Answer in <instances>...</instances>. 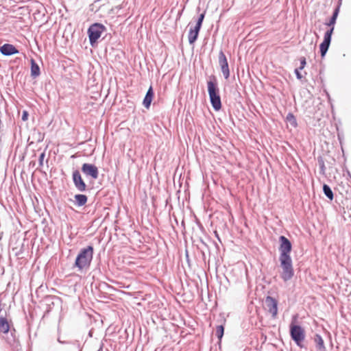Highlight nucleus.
<instances>
[{
  "instance_id": "1a4fd4ad",
  "label": "nucleus",
  "mask_w": 351,
  "mask_h": 351,
  "mask_svg": "<svg viewBox=\"0 0 351 351\" xmlns=\"http://www.w3.org/2000/svg\"><path fill=\"white\" fill-rule=\"evenodd\" d=\"M73 182L76 189L80 192H84L86 190L87 186L83 180L82 176L78 170H75L72 173Z\"/></svg>"
},
{
  "instance_id": "4be33fe9",
  "label": "nucleus",
  "mask_w": 351,
  "mask_h": 351,
  "mask_svg": "<svg viewBox=\"0 0 351 351\" xmlns=\"http://www.w3.org/2000/svg\"><path fill=\"white\" fill-rule=\"evenodd\" d=\"M204 17H205V12L202 13L199 16L198 19H197V23H196V25H195V27H199V28L201 29V27H202L203 21L204 19Z\"/></svg>"
},
{
  "instance_id": "dca6fc26",
  "label": "nucleus",
  "mask_w": 351,
  "mask_h": 351,
  "mask_svg": "<svg viewBox=\"0 0 351 351\" xmlns=\"http://www.w3.org/2000/svg\"><path fill=\"white\" fill-rule=\"evenodd\" d=\"M74 198L75 204L77 206H84L88 201L87 196L84 194H77L74 196Z\"/></svg>"
},
{
  "instance_id": "423d86ee",
  "label": "nucleus",
  "mask_w": 351,
  "mask_h": 351,
  "mask_svg": "<svg viewBox=\"0 0 351 351\" xmlns=\"http://www.w3.org/2000/svg\"><path fill=\"white\" fill-rule=\"evenodd\" d=\"M290 335L296 345L302 348V342L305 338L304 330L299 325L291 324L290 325Z\"/></svg>"
},
{
  "instance_id": "6ab92c4d",
  "label": "nucleus",
  "mask_w": 351,
  "mask_h": 351,
  "mask_svg": "<svg viewBox=\"0 0 351 351\" xmlns=\"http://www.w3.org/2000/svg\"><path fill=\"white\" fill-rule=\"evenodd\" d=\"M286 120L294 128L297 127L298 123L295 117L292 113H288Z\"/></svg>"
},
{
  "instance_id": "ddd939ff",
  "label": "nucleus",
  "mask_w": 351,
  "mask_h": 351,
  "mask_svg": "<svg viewBox=\"0 0 351 351\" xmlns=\"http://www.w3.org/2000/svg\"><path fill=\"white\" fill-rule=\"evenodd\" d=\"M154 97V91H153V88L152 86H150L148 89V90L147 91V93L145 95V97L143 99V105L146 108H149L150 105H151V103H152V98Z\"/></svg>"
},
{
  "instance_id": "cd10ccee",
  "label": "nucleus",
  "mask_w": 351,
  "mask_h": 351,
  "mask_svg": "<svg viewBox=\"0 0 351 351\" xmlns=\"http://www.w3.org/2000/svg\"><path fill=\"white\" fill-rule=\"evenodd\" d=\"M215 234H216V236H217V237L218 240H219V241H220L219 237L218 236V234H217V232H215Z\"/></svg>"
},
{
  "instance_id": "a878e982",
  "label": "nucleus",
  "mask_w": 351,
  "mask_h": 351,
  "mask_svg": "<svg viewBox=\"0 0 351 351\" xmlns=\"http://www.w3.org/2000/svg\"><path fill=\"white\" fill-rule=\"evenodd\" d=\"M45 153H42L39 156V162L40 165H43V162L45 158Z\"/></svg>"
},
{
  "instance_id": "6e6552de",
  "label": "nucleus",
  "mask_w": 351,
  "mask_h": 351,
  "mask_svg": "<svg viewBox=\"0 0 351 351\" xmlns=\"http://www.w3.org/2000/svg\"><path fill=\"white\" fill-rule=\"evenodd\" d=\"M81 170L84 175L93 180H96L99 176V171L97 167L93 165L90 163H84L82 166Z\"/></svg>"
},
{
  "instance_id": "a211bd4d",
  "label": "nucleus",
  "mask_w": 351,
  "mask_h": 351,
  "mask_svg": "<svg viewBox=\"0 0 351 351\" xmlns=\"http://www.w3.org/2000/svg\"><path fill=\"white\" fill-rule=\"evenodd\" d=\"M323 191L324 195L330 200L333 199L334 195L332 191L331 190L330 187L324 184L323 186Z\"/></svg>"
},
{
  "instance_id": "412c9836",
  "label": "nucleus",
  "mask_w": 351,
  "mask_h": 351,
  "mask_svg": "<svg viewBox=\"0 0 351 351\" xmlns=\"http://www.w3.org/2000/svg\"><path fill=\"white\" fill-rule=\"evenodd\" d=\"M216 336L219 340L221 339L224 333V327L222 325L217 326L216 328Z\"/></svg>"
},
{
  "instance_id": "393cba45",
  "label": "nucleus",
  "mask_w": 351,
  "mask_h": 351,
  "mask_svg": "<svg viewBox=\"0 0 351 351\" xmlns=\"http://www.w3.org/2000/svg\"><path fill=\"white\" fill-rule=\"evenodd\" d=\"M27 118H28V113H27V111H23V114H22V117H21L22 120L23 121H26V120H27Z\"/></svg>"
},
{
  "instance_id": "bb28decb",
  "label": "nucleus",
  "mask_w": 351,
  "mask_h": 351,
  "mask_svg": "<svg viewBox=\"0 0 351 351\" xmlns=\"http://www.w3.org/2000/svg\"><path fill=\"white\" fill-rule=\"evenodd\" d=\"M58 341L60 343H67L66 341H63L62 340H60V338L58 339Z\"/></svg>"
},
{
  "instance_id": "c756f323",
  "label": "nucleus",
  "mask_w": 351,
  "mask_h": 351,
  "mask_svg": "<svg viewBox=\"0 0 351 351\" xmlns=\"http://www.w3.org/2000/svg\"><path fill=\"white\" fill-rule=\"evenodd\" d=\"M101 350H102L101 348H100L98 351H101Z\"/></svg>"
},
{
  "instance_id": "f257e3e1",
  "label": "nucleus",
  "mask_w": 351,
  "mask_h": 351,
  "mask_svg": "<svg viewBox=\"0 0 351 351\" xmlns=\"http://www.w3.org/2000/svg\"><path fill=\"white\" fill-rule=\"evenodd\" d=\"M93 258V247L88 245L80 250L77 254L74 266L78 271L87 270L90 265Z\"/></svg>"
},
{
  "instance_id": "b1692460",
  "label": "nucleus",
  "mask_w": 351,
  "mask_h": 351,
  "mask_svg": "<svg viewBox=\"0 0 351 351\" xmlns=\"http://www.w3.org/2000/svg\"><path fill=\"white\" fill-rule=\"evenodd\" d=\"M300 69H298H298H295V75H296V77H297V78H298V80H302V77H303V76H302V75L301 74V73H300Z\"/></svg>"
},
{
  "instance_id": "4468645a",
  "label": "nucleus",
  "mask_w": 351,
  "mask_h": 351,
  "mask_svg": "<svg viewBox=\"0 0 351 351\" xmlns=\"http://www.w3.org/2000/svg\"><path fill=\"white\" fill-rule=\"evenodd\" d=\"M200 28L195 26L193 29H191L189 33V42L190 44L194 43L197 39Z\"/></svg>"
},
{
  "instance_id": "f03ea898",
  "label": "nucleus",
  "mask_w": 351,
  "mask_h": 351,
  "mask_svg": "<svg viewBox=\"0 0 351 351\" xmlns=\"http://www.w3.org/2000/svg\"><path fill=\"white\" fill-rule=\"evenodd\" d=\"M339 8H335L330 21L326 23V25L328 27H330V28L325 32L324 36V40L319 45L321 56L322 58H324L325 56V55L326 54V53L328 50V48L330 47L332 34L334 31V25L336 23V21H337V16L339 14Z\"/></svg>"
},
{
  "instance_id": "f8f14e48",
  "label": "nucleus",
  "mask_w": 351,
  "mask_h": 351,
  "mask_svg": "<svg viewBox=\"0 0 351 351\" xmlns=\"http://www.w3.org/2000/svg\"><path fill=\"white\" fill-rule=\"evenodd\" d=\"M1 53L4 56H12L19 53V50L11 44H4L0 47Z\"/></svg>"
},
{
  "instance_id": "39448f33",
  "label": "nucleus",
  "mask_w": 351,
  "mask_h": 351,
  "mask_svg": "<svg viewBox=\"0 0 351 351\" xmlns=\"http://www.w3.org/2000/svg\"><path fill=\"white\" fill-rule=\"evenodd\" d=\"M104 30H106V27L98 23H95L89 27L88 29V34L90 43L92 46H93L94 44L100 38L101 33Z\"/></svg>"
},
{
  "instance_id": "2eb2a0df",
  "label": "nucleus",
  "mask_w": 351,
  "mask_h": 351,
  "mask_svg": "<svg viewBox=\"0 0 351 351\" xmlns=\"http://www.w3.org/2000/svg\"><path fill=\"white\" fill-rule=\"evenodd\" d=\"M31 62V76L34 78L38 77L40 74V67L36 61L32 58Z\"/></svg>"
},
{
  "instance_id": "aec40b11",
  "label": "nucleus",
  "mask_w": 351,
  "mask_h": 351,
  "mask_svg": "<svg viewBox=\"0 0 351 351\" xmlns=\"http://www.w3.org/2000/svg\"><path fill=\"white\" fill-rule=\"evenodd\" d=\"M315 341L317 343V346L319 348V349H324L325 347H324V341L322 339V337L319 335H315Z\"/></svg>"
},
{
  "instance_id": "9b49d317",
  "label": "nucleus",
  "mask_w": 351,
  "mask_h": 351,
  "mask_svg": "<svg viewBox=\"0 0 351 351\" xmlns=\"http://www.w3.org/2000/svg\"><path fill=\"white\" fill-rule=\"evenodd\" d=\"M265 304L268 311L275 317L278 313V302L274 298L267 296L265 298Z\"/></svg>"
},
{
  "instance_id": "5701e85b",
  "label": "nucleus",
  "mask_w": 351,
  "mask_h": 351,
  "mask_svg": "<svg viewBox=\"0 0 351 351\" xmlns=\"http://www.w3.org/2000/svg\"><path fill=\"white\" fill-rule=\"evenodd\" d=\"M300 66L298 69H300V70H302L306 64V58L304 57L300 58Z\"/></svg>"
},
{
  "instance_id": "20e7f679",
  "label": "nucleus",
  "mask_w": 351,
  "mask_h": 351,
  "mask_svg": "<svg viewBox=\"0 0 351 351\" xmlns=\"http://www.w3.org/2000/svg\"><path fill=\"white\" fill-rule=\"evenodd\" d=\"M279 261L282 268L280 277L285 282H287L291 280L294 275L292 259L291 257L279 258Z\"/></svg>"
},
{
  "instance_id": "9d476101",
  "label": "nucleus",
  "mask_w": 351,
  "mask_h": 351,
  "mask_svg": "<svg viewBox=\"0 0 351 351\" xmlns=\"http://www.w3.org/2000/svg\"><path fill=\"white\" fill-rule=\"evenodd\" d=\"M219 64L224 78L227 80L230 76V70L226 56L223 51H220L219 53Z\"/></svg>"
},
{
  "instance_id": "c85d7f7f",
  "label": "nucleus",
  "mask_w": 351,
  "mask_h": 351,
  "mask_svg": "<svg viewBox=\"0 0 351 351\" xmlns=\"http://www.w3.org/2000/svg\"><path fill=\"white\" fill-rule=\"evenodd\" d=\"M1 234H2V233H1V234H0V239H1Z\"/></svg>"
},
{
  "instance_id": "f3484780",
  "label": "nucleus",
  "mask_w": 351,
  "mask_h": 351,
  "mask_svg": "<svg viewBox=\"0 0 351 351\" xmlns=\"http://www.w3.org/2000/svg\"><path fill=\"white\" fill-rule=\"evenodd\" d=\"M10 326L6 318L3 317H0V331L3 333H7L9 331Z\"/></svg>"
},
{
  "instance_id": "7ed1b4c3",
  "label": "nucleus",
  "mask_w": 351,
  "mask_h": 351,
  "mask_svg": "<svg viewBox=\"0 0 351 351\" xmlns=\"http://www.w3.org/2000/svg\"><path fill=\"white\" fill-rule=\"evenodd\" d=\"M207 86L210 104L214 110L218 111L221 108V101L217 79L215 76L210 77V80L207 82Z\"/></svg>"
},
{
  "instance_id": "0eeeda50",
  "label": "nucleus",
  "mask_w": 351,
  "mask_h": 351,
  "mask_svg": "<svg viewBox=\"0 0 351 351\" xmlns=\"http://www.w3.org/2000/svg\"><path fill=\"white\" fill-rule=\"evenodd\" d=\"M280 256L279 258L291 257L290 252H291L292 245L290 241L285 236H280Z\"/></svg>"
}]
</instances>
